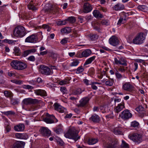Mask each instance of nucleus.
<instances>
[{
  "label": "nucleus",
  "instance_id": "nucleus-1",
  "mask_svg": "<svg viewBox=\"0 0 148 148\" xmlns=\"http://www.w3.org/2000/svg\"><path fill=\"white\" fill-rule=\"evenodd\" d=\"M145 34L142 32L138 33L136 37L131 40H127L128 42L131 43L133 42L134 44L136 45H139L143 43L145 39Z\"/></svg>",
  "mask_w": 148,
  "mask_h": 148
},
{
  "label": "nucleus",
  "instance_id": "nucleus-2",
  "mask_svg": "<svg viewBox=\"0 0 148 148\" xmlns=\"http://www.w3.org/2000/svg\"><path fill=\"white\" fill-rule=\"evenodd\" d=\"M67 138L72 139L76 141L80 137L78 136V132L74 128H70L64 135Z\"/></svg>",
  "mask_w": 148,
  "mask_h": 148
},
{
  "label": "nucleus",
  "instance_id": "nucleus-3",
  "mask_svg": "<svg viewBox=\"0 0 148 148\" xmlns=\"http://www.w3.org/2000/svg\"><path fill=\"white\" fill-rule=\"evenodd\" d=\"M11 66L14 69L18 70H23L25 69L27 64L20 61L13 60L10 63Z\"/></svg>",
  "mask_w": 148,
  "mask_h": 148
},
{
  "label": "nucleus",
  "instance_id": "nucleus-4",
  "mask_svg": "<svg viewBox=\"0 0 148 148\" xmlns=\"http://www.w3.org/2000/svg\"><path fill=\"white\" fill-rule=\"evenodd\" d=\"M25 28L21 26L16 27L14 31V35L17 37H22L25 35Z\"/></svg>",
  "mask_w": 148,
  "mask_h": 148
},
{
  "label": "nucleus",
  "instance_id": "nucleus-5",
  "mask_svg": "<svg viewBox=\"0 0 148 148\" xmlns=\"http://www.w3.org/2000/svg\"><path fill=\"white\" fill-rule=\"evenodd\" d=\"M129 137L136 144H138L143 141L142 135L140 134L133 133L129 135Z\"/></svg>",
  "mask_w": 148,
  "mask_h": 148
},
{
  "label": "nucleus",
  "instance_id": "nucleus-6",
  "mask_svg": "<svg viewBox=\"0 0 148 148\" xmlns=\"http://www.w3.org/2000/svg\"><path fill=\"white\" fill-rule=\"evenodd\" d=\"M40 71L42 74L47 75L53 73V71H51L49 68L43 65L40 66Z\"/></svg>",
  "mask_w": 148,
  "mask_h": 148
},
{
  "label": "nucleus",
  "instance_id": "nucleus-7",
  "mask_svg": "<svg viewBox=\"0 0 148 148\" xmlns=\"http://www.w3.org/2000/svg\"><path fill=\"white\" fill-rule=\"evenodd\" d=\"M46 116V117L44 119V120L47 123L51 124L58 121L53 115H50L47 113Z\"/></svg>",
  "mask_w": 148,
  "mask_h": 148
},
{
  "label": "nucleus",
  "instance_id": "nucleus-8",
  "mask_svg": "<svg viewBox=\"0 0 148 148\" xmlns=\"http://www.w3.org/2000/svg\"><path fill=\"white\" fill-rule=\"evenodd\" d=\"M119 116L122 119L126 120L131 118L132 114L130 112V110H126L122 112Z\"/></svg>",
  "mask_w": 148,
  "mask_h": 148
},
{
  "label": "nucleus",
  "instance_id": "nucleus-9",
  "mask_svg": "<svg viewBox=\"0 0 148 148\" xmlns=\"http://www.w3.org/2000/svg\"><path fill=\"white\" fill-rule=\"evenodd\" d=\"M115 63L117 65H121L123 66L127 65V61L125 58L123 57L115 58L114 59Z\"/></svg>",
  "mask_w": 148,
  "mask_h": 148
},
{
  "label": "nucleus",
  "instance_id": "nucleus-10",
  "mask_svg": "<svg viewBox=\"0 0 148 148\" xmlns=\"http://www.w3.org/2000/svg\"><path fill=\"white\" fill-rule=\"evenodd\" d=\"M134 87L130 82H126L122 86V89L124 90L131 92L134 90Z\"/></svg>",
  "mask_w": 148,
  "mask_h": 148
},
{
  "label": "nucleus",
  "instance_id": "nucleus-11",
  "mask_svg": "<svg viewBox=\"0 0 148 148\" xmlns=\"http://www.w3.org/2000/svg\"><path fill=\"white\" fill-rule=\"evenodd\" d=\"M37 37L36 35L34 34H33L27 37L25 40V42L35 43L37 42Z\"/></svg>",
  "mask_w": 148,
  "mask_h": 148
},
{
  "label": "nucleus",
  "instance_id": "nucleus-12",
  "mask_svg": "<svg viewBox=\"0 0 148 148\" xmlns=\"http://www.w3.org/2000/svg\"><path fill=\"white\" fill-rule=\"evenodd\" d=\"M109 42L111 45L114 46L118 45L119 43V40L118 38L115 36H112L109 39Z\"/></svg>",
  "mask_w": 148,
  "mask_h": 148
},
{
  "label": "nucleus",
  "instance_id": "nucleus-13",
  "mask_svg": "<svg viewBox=\"0 0 148 148\" xmlns=\"http://www.w3.org/2000/svg\"><path fill=\"white\" fill-rule=\"evenodd\" d=\"M38 100L36 99H32L31 98H26L23 101V103L27 105L30 104H35L38 103Z\"/></svg>",
  "mask_w": 148,
  "mask_h": 148
},
{
  "label": "nucleus",
  "instance_id": "nucleus-14",
  "mask_svg": "<svg viewBox=\"0 0 148 148\" xmlns=\"http://www.w3.org/2000/svg\"><path fill=\"white\" fill-rule=\"evenodd\" d=\"M40 132L43 136H48L51 135L50 131L45 127H42L40 130Z\"/></svg>",
  "mask_w": 148,
  "mask_h": 148
},
{
  "label": "nucleus",
  "instance_id": "nucleus-15",
  "mask_svg": "<svg viewBox=\"0 0 148 148\" xmlns=\"http://www.w3.org/2000/svg\"><path fill=\"white\" fill-rule=\"evenodd\" d=\"M25 144L24 142L18 141L14 143L10 148H24Z\"/></svg>",
  "mask_w": 148,
  "mask_h": 148
},
{
  "label": "nucleus",
  "instance_id": "nucleus-16",
  "mask_svg": "<svg viewBox=\"0 0 148 148\" xmlns=\"http://www.w3.org/2000/svg\"><path fill=\"white\" fill-rule=\"evenodd\" d=\"M55 109L60 113H64L66 112V109L61 106L59 104L55 103L54 104Z\"/></svg>",
  "mask_w": 148,
  "mask_h": 148
},
{
  "label": "nucleus",
  "instance_id": "nucleus-17",
  "mask_svg": "<svg viewBox=\"0 0 148 148\" xmlns=\"http://www.w3.org/2000/svg\"><path fill=\"white\" fill-rule=\"evenodd\" d=\"M92 9L91 5L88 2L84 3L83 6V11L86 13L90 12Z\"/></svg>",
  "mask_w": 148,
  "mask_h": 148
},
{
  "label": "nucleus",
  "instance_id": "nucleus-18",
  "mask_svg": "<svg viewBox=\"0 0 148 148\" xmlns=\"http://www.w3.org/2000/svg\"><path fill=\"white\" fill-rule=\"evenodd\" d=\"M14 129L16 132L23 131L24 130L25 126L23 124L20 123L14 126Z\"/></svg>",
  "mask_w": 148,
  "mask_h": 148
},
{
  "label": "nucleus",
  "instance_id": "nucleus-19",
  "mask_svg": "<svg viewBox=\"0 0 148 148\" xmlns=\"http://www.w3.org/2000/svg\"><path fill=\"white\" fill-rule=\"evenodd\" d=\"M35 93L37 95H40L42 96H46V92L44 90L42 89H37L34 90Z\"/></svg>",
  "mask_w": 148,
  "mask_h": 148
},
{
  "label": "nucleus",
  "instance_id": "nucleus-20",
  "mask_svg": "<svg viewBox=\"0 0 148 148\" xmlns=\"http://www.w3.org/2000/svg\"><path fill=\"white\" fill-rule=\"evenodd\" d=\"M125 8L124 5L122 4L118 3L113 8L115 11H119L123 10Z\"/></svg>",
  "mask_w": 148,
  "mask_h": 148
},
{
  "label": "nucleus",
  "instance_id": "nucleus-21",
  "mask_svg": "<svg viewBox=\"0 0 148 148\" xmlns=\"http://www.w3.org/2000/svg\"><path fill=\"white\" fill-rule=\"evenodd\" d=\"M15 137L16 138L19 139H26L28 138V136L26 134L20 133H16L15 134Z\"/></svg>",
  "mask_w": 148,
  "mask_h": 148
},
{
  "label": "nucleus",
  "instance_id": "nucleus-22",
  "mask_svg": "<svg viewBox=\"0 0 148 148\" xmlns=\"http://www.w3.org/2000/svg\"><path fill=\"white\" fill-rule=\"evenodd\" d=\"M92 51L89 49H87L83 51L80 57H86L89 56L91 53Z\"/></svg>",
  "mask_w": 148,
  "mask_h": 148
},
{
  "label": "nucleus",
  "instance_id": "nucleus-23",
  "mask_svg": "<svg viewBox=\"0 0 148 148\" xmlns=\"http://www.w3.org/2000/svg\"><path fill=\"white\" fill-rule=\"evenodd\" d=\"M89 100V99L88 97H85L80 101V106L83 107L88 103Z\"/></svg>",
  "mask_w": 148,
  "mask_h": 148
},
{
  "label": "nucleus",
  "instance_id": "nucleus-24",
  "mask_svg": "<svg viewBox=\"0 0 148 148\" xmlns=\"http://www.w3.org/2000/svg\"><path fill=\"white\" fill-rule=\"evenodd\" d=\"M124 107V104L123 103L119 104L115 109V112L116 113H118Z\"/></svg>",
  "mask_w": 148,
  "mask_h": 148
},
{
  "label": "nucleus",
  "instance_id": "nucleus-25",
  "mask_svg": "<svg viewBox=\"0 0 148 148\" xmlns=\"http://www.w3.org/2000/svg\"><path fill=\"white\" fill-rule=\"evenodd\" d=\"M36 51L35 49H30L25 51L23 53V56L25 57L32 53H34Z\"/></svg>",
  "mask_w": 148,
  "mask_h": 148
},
{
  "label": "nucleus",
  "instance_id": "nucleus-26",
  "mask_svg": "<svg viewBox=\"0 0 148 148\" xmlns=\"http://www.w3.org/2000/svg\"><path fill=\"white\" fill-rule=\"evenodd\" d=\"M90 119L94 122H98L99 121V116L96 114H94L90 117Z\"/></svg>",
  "mask_w": 148,
  "mask_h": 148
},
{
  "label": "nucleus",
  "instance_id": "nucleus-27",
  "mask_svg": "<svg viewBox=\"0 0 148 148\" xmlns=\"http://www.w3.org/2000/svg\"><path fill=\"white\" fill-rule=\"evenodd\" d=\"M93 14L96 18H101L103 17L102 15L97 10H94L93 12Z\"/></svg>",
  "mask_w": 148,
  "mask_h": 148
},
{
  "label": "nucleus",
  "instance_id": "nucleus-28",
  "mask_svg": "<svg viewBox=\"0 0 148 148\" xmlns=\"http://www.w3.org/2000/svg\"><path fill=\"white\" fill-rule=\"evenodd\" d=\"M62 126L61 125H59L54 129V131L57 134H60L62 132Z\"/></svg>",
  "mask_w": 148,
  "mask_h": 148
},
{
  "label": "nucleus",
  "instance_id": "nucleus-29",
  "mask_svg": "<svg viewBox=\"0 0 148 148\" xmlns=\"http://www.w3.org/2000/svg\"><path fill=\"white\" fill-rule=\"evenodd\" d=\"M96 57L95 56H93L87 59L84 64V65H86L90 64L93 61L95 58Z\"/></svg>",
  "mask_w": 148,
  "mask_h": 148
},
{
  "label": "nucleus",
  "instance_id": "nucleus-30",
  "mask_svg": "<svg viewBox=\"0 0 148 148\" xmlns=\"http://www.w3.org/2000/svg\"><path fill=\"white\" fill-rule=\"evenodd\" d=\"M97 139L90 138L88 139V143L89 145H92L98 142Z\"/></svg>",
  "mask_w": 148,
  "mask_h": 148
},
{
  "label": "nucleus",
  "instance_id": "nucleus-31",
  "mask_svg": "<svg viewBox=\"0 0 148 148\" xmlns=\"http://www.w3.org/2000/svg\"><path fill=\"white\" fill-rule=\"evenodd\" d=\"M13 53L16 56H20L21 54V51L20 49L18 47H14V49Z\"/></svg>",
  "mask_w": 148,
  "mask_h": 148
},
{
  "label": "nucleus",
  "instance_id": "nucleus-32",
  "mask_svg": "<svg viewBox=\"0 0 148 148\" xmlns=\"http://www.w3.org/2000/svg\"><path fill=\"white\" fill-rule=\"evenodd\" d=\"M101 110L103 113H105L108 112L109 110L108 106L105 105L101 107Z\"/></svg>",
  "mask_w": 148,
  "mask_h": 148
},
{
  "label": "nucleus",
  "instance_id": "nucleus-33",
  "mask_svg": "<svg viewBox=\"0 0 148 148\" xmlns=\"http://www.w3.org/2000/svg\"><path fill=\"white\" fill-rule=\"evenodd\" d=\"M114 82V81L113 79H111L106 81L105 84L107 86H111L113 85Z\"/></svg>",
  "mask_w": 148,
  "mask_h": 148
},
{
  "label": "nucleus",
  "instance_id": "nucleus-34",
  "mask_svg": "<svg viewBox=\"0 0 148 148\" xmlns=\"http://www.w3.org/2000/svg\"><path fill=\"white\" fill-rule=\"evenodd\" d=\"M136 110L140 113H143L144 112V108L142 106H139L136 108Z\"/></svg>",
  "mask_w": 148,
  "mask_h": 148
},
{
  "label": "nucleus",
  "instance_id": "nucleus-35",
  "mask_svg": "<svg viewBox=\"0 0 148 148\" xmlns=\"http://www.w3.org/2000/svg\"><path fill=\"white\" fill-rule=\"evenodd\" d=\"M66 22H69L70 23H73L75 22L76 19L74 17L71 16L69 17L68 18L66 19Z\"/></svg>",
  "mask_w": 148,
  "mask_h": 148
},
{
  "label": "nucleus",
  "instance_id": "nucleus-36",
  "mask_svg": "<svg viewBox=\"0 0 148 148\" xmlns=\"http://www.w3.org/2000/svg\"><path fill=\"white\" fill-rule=\"evenodd\" d=\"M2 113L3 114L7 116L10 115H13L15 114V112L12 110L2 112Z\"/></svg>",
  "mask_w": 148,
  "mask_h": 148
},
{
  "label": "nucleus",
  "instance_id": "nucleus-37",
  "mask_svg": "<svg viewBox=\"0 0 148 148\" xmlns=\"http://www.w3.org/2000/svg\"><path fill=\"white\" fill-rule=\"evenodd\" d=\"M71 32L70 28L69 27H67L63 28L61 30V32L63 33H69Z\"/></svg>",
  "mask_w": 148,
  "mask_h": 148
},
{
  "label": "nucleus",
  "instance_id": "nucleus-38",
  "mask_svg": "<svg viewBox=\"0 0 148 148\" xmlns=\"http://www.w3.org/2000/svg\"><path fill=\"white\" fill-rule=\"evenodd\" d=\"M32 1H31L29 3L28 5V8L30 10H37V8L32 4Z\"/></svg>",
  "mask_w": 148,
  "mask_h": 148
},
{
  "label": "nucleus",
  "instance_id": "nucleus-39",
  "mask_svg": "<svg viewBox=\"0 0 148 148\" xmlns=\"http://www.w3.org/2000/svg\"><path fill=\"white\" fill-rule=\"evenodd\" d=\"M4 94L5 96L7 97L11 98L13 96L12 93L11 92L8 91H5Z\"/></svg>",
  "mask_w": 148,
  "mask_h": 148
},
{
  "label": "nucleus",
  "instance_id": "nucleus-40",
  "mask_svg": "<svg viewBox=\"0 0 148 148\" xmlns=\"http://www.w3.org/2000/svg\"><path fill=\"white\" fill-rule=\"evenodd\" d=\"M11 102L12 104L14 105L18 104L19 103V100L17 98L12 99Z\"/></svg>",
  "mask_w": 148,
  "mask_h": 148
},
{
  "label": "nucleus",
  "instance_id": "nucleus-41",
  "mask_svg": "<svg viewBox=\"0 0 148 148\" xmlns=\"http://www.w3.org/2000/svg\"><path fill=\"white\" fill-rule=\"evenodd\" d=\"M82 91L80 88H78L76 90L73 91V94L75 95H79L82 93Z\"/></svg>",
  "mask_w": 148,
  "mask_h": 148
},
{
  "label": "nucleus",
  "instance_id": "nucleus-42",
  "mask_svg": "<svg viewBox=\"0 0 148 148\" xmlns=\"http://www.w3.org/2000/svg\"><path fill=\"white\" fill-rule=\"evenodd\" d=\"M42 27L48 32H49L51 29V27L49 25L46 24L43 25Z\"/></svg>",
  "mask_w": 148,
  "mask_h": 148
},
{
  "label": "nucleus",
  "instance_id": "nucleus-43",
  "mask_svg": "<svg viewBox=\"0 0 148 148\" xmlns=\"http://www.w3.org/2000/svg\"><path fill=\"white\" fill-rule=\"evenodd\" d=\"M75 70V73H76L79 74L84 71V69L82 66H80L78 67Z\"/></svg>",
  "mask_w": 148,
  "mask_h": 148
},
{
  "label": "nucleus",
  "instance_id": "nucleus-44",
  "mask_svg": "<svg viewBox=\"0 0 148 148\" xmlns=\"http://www.w3.org/2000/svg\"><path fill=\"white\" fill-rule=\"evenodd\" d=\"M138 8L140 10L144 11L147 10V8L145 5H140L138 6Z\"/></svg>",
  "mask_w": 148,
  "mask_h": 148
},
{
  "label": "nucleus",
  "instance_id": "nucleus-45",
  "mask_svg": "<svg viewBox=\"0 0 148 148\" xmlns=\"http://www.w3.org/2000/svg\"><path fill=\"white\" fill-rule=\"evenodd\" d=\"M11 81L12 83L18 85H21L23 83V82L22 81L18 80L17 79L12 80Z\"/></svg>",
  "mask_w": 148,
  "mask_h": 148
},
{
  "label": "nucleus",
  "instance_id": "nucleus-46",
  "mask_svg": "<svg viewBox=\"0 0 148 148\" xmlns=\"http://www.w3.org/2000/svg\"><path fill=\"white\" fill-rule=\"evenodd\" d=\"M122 148H129V145L123 140H122V143L121 145Z\"/></svg>",
  "mask_w": 148,
  "mask_h": 148
},
{
  "label": "nucleus",
  "instance_id": "nucleus-47",
  "mask_svg": "<svg viewBox=\"0 0 148 148\" xmlns=\"http://www.w3.org/2000/svg\"><path fill=\"white\" fill-rule=\"evenodd\" d=\"M125 22V19H123V18H120L118 21L117 23V25L120 26L121 24H124Z\"/></svg>",
  "mask_w": 148,
  "mask_h": 148
},
{
  "label": "nucleus",
  "instance_id": "nucleus-48",
  "mask_svg": "<svg viewBox=\"0 0 148 148\" xmlns=\"http://www.w3.org/2000/svg\"><path fill=\"white\" fill-rule=\"evenodd\" d=\"M56 23L58 25H65L67 23V22H66V19L64 21H57Z\"/></svg>",
  "mask_w": 148,
  "mask_h": 148
},
{
  "label": "nucleus",
  "instance_id": "nucleus-49",
  "mask_svg": "<svg viewBox=\"0 0 148 148\" xmlns=\"http://www.w3.org/2000/svg\"><path fill=\"white\" fill-rule=\"evenodd\" d=\"M79 63V62L78 60H74L70 64L71 66H76Z\"/></svg>",
  "mask_w": 148,
  "mask_h": 148
},
{
  "label": "nucleus",
  "instance_id": "nucleus-50",
  "mask_svg": "<svg viewBox=\"0 0 148 148\" xmlns=\"http://www.w3.org/2000/svg\"><path fill=\"white\" fill-rule=\"evenodd\" d=\"M139 124L137 122L134 121L131 122V127H137L139 125Z\"/></svg>",
  "mask_w": 148,
  "mask_h": 148
},
{
  "label": "nucleus",
  "instance_id": "nucleus-51",
  "mask_svg": "<svg viewBox=\"0 0 148 148\" xmlns=\"http://www.w3.org/2000/svg\"><path fill=\"white\" fill-rule=\"evenodd\" d=\"M83 81L84 83L86 86L90 85L92 83V82H91L90 81L87 79H84Z\"/></svg>",
  "mask_w": 148,
  "mask_h": 148
},
{
  "label": "nucleus",
  "instance_id": "nucleus-52",
  "mask_svg": "<svg viewBox=\"0 0 148 148\" xmlns=\"http://www.w3.org/2000/svg\"><path fill=\"white\" fill-rule=\"evenodd\" d=\"M105 148H114V146L110 143L105 144L104 145Z\"/></svg>",
  "mask_w": 148,
  "mask_h": 148
},
{
  "label": "nucleus",
  "instance_id": "nucleus-53",
  "mask_svg": "<svg viewBox=\"0 0 148 148\" xmlns=\"http://www.w3.org/2000/svg\"><path fill=\"white\" fill-rule=\"evenodd\" d=\"M115 74L116 77L119 79H121L123 77V76L117 71Z\"/></svg>",
  "mask_w": 148,
  "mask_h": 148
},
{
  "label": "nucleus",
  "instance_id": "nucleus-54",
  "mask_svg": "<svg viewBox=\"0 0 148 148\" xmlns=\"http://www.w3.org/2000/svg\"><path fill=\"white\" fill-rule=\"evenodd\" d=\"M11 129V127L10 125L8 124L7 125L5 126V129L6 131V133L10 131Z\"/></svg>",
  "mask_w": 148,
  "mask_h": 148
},
{
  "label": "nucleus",
  "instance_id": "nucleus-55",
  "mask_svg": "<svg viewBox=\"0 0 148 148\" xmlns=\"http://www.w3.org/2000/svg\"><path fill=\"white\" fill-rule=\"evenodd\" d=\"M90 37L91 40H95L97 38V35L96 34H90Z\"/></svg>",
  "mask_w": 148,
  "mask_h": 148
},
{
  "label": "nucleus",
  "instance_id": "nucleus-56",
  "mask_svg": "<svg viewBox=\"0 0 148 148\" xmlns=\"http://www.w3.org/2000/svg\"><path fill=\"white\" fill-rule=\"evenodd\" d=\"M101 23L103 25H109V21L106 20H102L101 22Z\"/></svg>",
  "mask_w": 148,
  "mask_h": 148
},
{
  "label": "nucleus",
  "instance_id": "nucleus-57",
  "mask_svg": "<svg viewBox=\"0 0 148 148\" xmlns=\"http://www.w3.org/2000/svg\"><path fill=\"white\" fill-rule=\"evenodd\" d=\"M15 73L13 71H10L8 72V75L10 77H15Z\"/></svg>",
  "mask_w": 148,
  "mask_h": 148
},
{
  "label": "nucleus",
  "instance_id": "nucleus-58",
  "mask_svg": "<svg viewBox=\"0 0 148 148\" xmlns=\"http://www.w3.org/2000/svg\"><path fill=\"white\" fill-rule=\"evenodd\" d=\"M68 83L69 81L68 80H62L60 82L59 84L60 85H63L66 84Z\"/></svg>",
  "mask_w": 148,
  "mask_h": 148
},
{
  "label": "nucleus",
  "instance_id": "nucleus-59",
  "mask_svg": "<svg viewBox=\"0 0 148 148\" xmlns=\"http://www.w3.org/2000/svg\"><path fill=\"white\" fill-rule=\"evenodd\" d=\"M114 133L116 134H120L121 132L118 129H115L114 130Z\"/></svg>",
  "mask_w": 148,
  "mask_h": 148
},
{
  "label": "nucleus",
  "instance_id": "nucleus-60",
  "mask_svg": "<svg viewBox=\"0 0 148 148\" xmlns=\"http://www.w3.org/2000/svg\"><path fill=\"white\" fill-rule=\"evenodd\" d=\"M27 60L30 61L34 62L35 61V58L34 56H31L28 58Z\"/></svg>",
  "mask_w": 148,
  "mask_h": 148
},
{
  "label": "nucleus",
  "instance_id": "nucleus-61",
  "mask_svg": "<svg viewBox=\"0 0 148 148\" xmlns=\"http://www.w3.org/2000/svg\"><path fill=\"white\" fill-rule=\"evenodd\" d=\"M51 56L53 59H54L55 60H56L58 57V55L56 53H51Z\"/></svg>",
  "mask_w": 148,
  "mask_h": 148
},
{
  "label": "nucleus",
  "instance_id": "nucleus-62",
  "mask_svg": "<svg viewBox=\"0 0 148 148\" xmlns=\"http://www.w3.org/2000/svg\"><path fill=\"white\" fill-rule=\"evenodd\" d=\"M5 42H6L7 43L9 44H15V42H16V41H14L12 40H5Z\"/></svg>",
  "mask_w": 148,
  "mask_h": 148
},
{
  "label": "nucleus",
  "instance_id": "nucleus-63",
  "mask_svg": "<svg viewBox=\"0 0 148 148\" xmlns=\"http://www.w3.org/2000/svg\"><path fill=\"white\" fill-rule=\"evenodd\" d=\"M60 90L63 94H65L67 92V90L66 88L64 87H61L60 88Z\"/></svg>",
  "mask_w": 148,
  "mask_h": 148
},
{
  "label": "nucleus",
  "instance_id": "nucleus-64",
  "mask_svg": "<svg viewBox=\"0 0 148 148\" xmlns=\"http://www.w3.org/2000/svg\"><path fill=\"white\" fill-rule=\"evenodd\" d=\"M67 38H65L62 39L60 42V43L63 45L66 44L67 42Z\"/></svg>",
  "mask_w": 148,
  "mask_h": 148
}]
</instances>
